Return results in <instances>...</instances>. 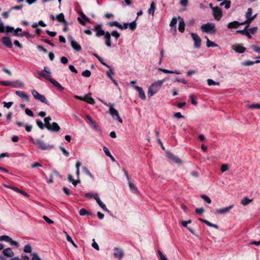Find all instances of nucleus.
<instances>
[{
    "label": "nucleus",
    "instance_id": "38",
    "mask_svg": "<svg viewBox=\"0 0 260 260\" xmlns=\"http://www.w3.org/2000/svg\"><path fill=\"white\" fill-rule=\"evenodd\" d=\"M177 18L176 17H174L172 18V20L171 21L170 24V26L171 27L174 26V32H176V25L177 24Z\"/></svg>",
    "mask_w": 260,
    "mask_h": 260
},
{
    "label": "nucleus",
    "instance_id": "32",
    "mask_svg": "<svg viewBox=\"0 0 260 260\" xmlns=\"http://www.w3.org/2000/svg\"><path fill=\"white\" fill-rule=\"evenodd\" d=\"M83 101H84L86 102H87V103L91 104V105L94 104L95 103L94 99L92 98H91L90 95H89L88 94L86 95V96H85L83 98Z\"/></svg>",
    "mask_w": 260,
    "mask_h": 260
},
{
    "label": "nucleus",
    "instance_id": "60",
    "mask_svg": "<svg viewBox=\"0 0 260 260\" xmlns=\"http://www.w3.org/2000/svg\"><path fill=\"white\" fill-rule=\"evenodd\" d=\"M89 124L91 125V126L95 129H98V125L97 123L93 120L91 122H90Z\"/></svg>",
    "mask_w": 260,
    "mask_h": 260
},
{
    "label": "nucleus",
    "instance_id": "64",
    "mask_svg": "<svg viewBox=\"0 0 260 260\" xmlns=\"http://www.w3.org/2000/svg\"><path fill=\"white\" fill-rule=\"evenodd\" d=\"M33 256L31 258V260H40V257L38 256L37 253H33Z\"/></svg>",
    "mask_w": 260,
    "mask_h": 260
},
{
    "label": "nucleus",
    "instance_id": "20",
    "mask_svg": "<svg viewBox=\"0 0 260 260\" xmlns=\"http://www.w3.org/2000/svg\"><path fill=\"white\" fill-rule=\"evenodd\" d=\"M71 45L72 47L76 51L79 52L82 49L80 45L72 38L71 39Z\"/></svg>",
    "mask_w": 260,
    "mask_h": 260
},
{
    "label": "nucleus",
    "instance_id": "18",
    "mask_svg": "<svg viewBox=\"0 0 260 260\" xmlns=\"http://www.w3.org/2000/svg\"><path fill=\"white\" fill-rule=\"evenodd\" d=\"M234 205H230L222 209H217L215 211V214H224L230 212V211L233 208Z\"/></svg>",
    "mask_w": 260,
    "mask_h": 260
},
{
    "label": "nucleus",
    "instance_id": "7",
    "mask_svg": "<svg viewBox=\"0 0 260 260\" xmlns=\"http://www.w3.org/2000/svg\"><path fill=\"white\" fill-rule=\"evenodd\" d=\"M0 241H4L6 242H8L10 243L11 245L15 246L16 247H18L19 246V244L17 242L13 240L11 237L7 235H3L0 236Z\"/></svg>",
    "mask_w": 260,
    "mask_h": 260
},
{
    "label": "nucleus",
    "instance_id": "57",
    "mask_svg": "<svg viewBox=\"0 0 260 260\" xmlns=\"http://www.w3.org/2000/svg\"><path fill=\"white\" fill-rule=\"evenodd\" d=\"M255 63L254 61H247L242 63V65L244 66H251Z\"/></svg>",
    "mask_w": 260,
    "mask_h": 260
},
{
    "label": "nucleus",
    "instance_id": "34",
    "mask_svg": "<svg viewBox=\"0 0 260 260\" xmlns=\"http://www.w3.org/2000/svg\"><path fill=\"white\" fill-rule=\"evenodd\" d=\"M68 180H69L70 182H72V184L75 186H76L77 185V184L78 183H80V181L79 179H77L76 180H75L73 178V177L71 175H68Z\"/></svg>",
    "mask_w": 260,
    "mask_h": 260
},
{
    "label": "nucleus",
    "instance_id": "56",
    "mask_svg": "<svg viewBox=\"0 0 260 260\" xmlns=\"http://www.w3.org/2000/svg\"><path fill=\"white\" fill-rule=\"evenodd\" d=\"M110 35L116 39H118L120 37V34L117 30L113 31Z\"/></svg>",
    "mask_w": 260,
    "mask_h": 260
},
{
    "label": "nucleus",
    "instance_id": "58",
    "mask_svg": "<svg viewBox=\"0 0 260 260\" xmlns=\"http://www.w3.org/2000/svg\"><path fill=\"white\" fill-rule=\"evenodd\" d=\"M229 169L228 166L226 164H223L221 167L220 170L222 172H224Z\"/></svg>",
    "mask_w": 260,
    "mask_h": 260
},
{
    "label": "nucleus",
    "instance_id": "50",
    "mask_svg": "<svg viewBox=\"0 0 260 260\" xmlns=\"http://www.w3.org/2000/svg\"><path fill=\"white\" fill-rule=\"evenodd\" d=\"M3 104L4 105V107L7 109H9L13 105V102H9L8 103H7L6 102H4Z\"/></svg>",
    "mask_w": 260,
    "mask_h": 260
},
{
    "label": "nucleus",
    "instance_id": "61",
    "mask_svg": "<svg viewBox=\"0 0 260 260\" xmlns=\"http://www.w3.org/2000/svg\"><path fill=\"white\" fill-rule=\"evenodd\" d=\"M43 219L49 224L53 223V221L49 219L47 216L44 215L43 217Z\"/></svg>",
    "mask_w": 260,
    "mask_h": 260
},
{
    "label": "nucleus",
    "instance_id": "21",
    "mask_svg": "<svg viewBox=\"0 0 260 260\" xmlns=\"http://www.w3.org/2000/svg\"><path fill=\"white\" fill-rule=\"evenodd\" d=\"M245 23V22H242L241 23H239V22L237 21H234L231 22H230L228 24V28L230 29L232 28H238L240 25H243Z\"/></svg>",
    "mask_w": 260,
    "mask_h": 260
},
{
    "label": "nucleus",
    "instance_id": "37",
    "mask_svg": "<svg viewBox=\"0 0 260 260\" xmlns=\"http://www.w3.org/2000/svg\"><path fill=\"white\" fill-rule=\"evenodd\" d=\"M109 25L110 26H115L120 29L121 27V24H120L118 22L116 21H111L109 23Z\"/></svg>",
    "mask_w": 260,
    "mask_h": 260
},
{
    "label": "nucleus",
    "instance_id": "53",
    "mask_svg": "<svg viewBox=\"0 0 260 260\" xmlns=\"http://www.w3.org/2000/svg\"><path fill=\"white\" fill-rule=\"evenodd\" d=\"M257 30V27H253L248 29V31L249 32V34H254L256 32Z\"/></svg>",
    "mask_w": 260,
    "mask_h": 260
},
{
    "label": "nucleus",
    "instance_id": "48",
    "mask_svg": "<svg viewBox=\"0 0 260 260\" xmlns=\"http://www.w3.org/2000/svg\"><path fill=\"white\" fill-rule=\"evenodd\" d=\"M51 120V118L50 116L45 117L44 118V122L45 124L46 127L47 128V125H51L50 123V121Z\"/></svg>",
    "mask_w": 260,
    "mask_h": 260
},
{
    "label": "nucleus",
    "instance_id": "62",
    "mask_svg": "<svg viewBox=\"0 0 260 260\" xmlns=\"http://www.w3.org/2000/svg\"><path fill=\"white\" fill-rule=\"evenodd\" d=\"M189 98L191 100V104L193 105H196L197 104L196 100L194 98V95L192 94L190 95Z\"/></svg>",
    "mask_w": 260,
    "mask_h": 260
},
{
    "label": "nucleus",
    "instance_id": "63",
    "mask_svg": "<svg viewBox=\"0 0 260 260\" xmlns=\"http://www.w3.org/2000/svg\"><path fill=\"white\" fill-rule=\"evenodd\" d=\"M103 150H104V152H105V154H106L107 156H110V155L111 154V153H110V151H109V150L108 149V148L107 147L104 146V147H103Z\"/></svg>",
    "mask_w": 260,
    "mask_h": 260
},
{
    "label": "nucleus",
    "instance_id": "51",
    "mask_svg": "<svg viewBox=\"0 0 260 260\" xmlns=\"http://www.w3.org/2000/svg\"><path fill=\"white\" fill-rule=\"evenodd\" d=\"M0 84L3 86H12V82L8 81H0Z\"/></svg>",
    "mask_w": 260,
    "mask_h": 260
},
{
    "label": "nucleus",
    "instance_id": "17",
    "mask_svg": "<svg viewBox=\"0 0 260 260\" xmlns=\"http://www.w3.org/2000/svg\"><path fill=\"white\" fill-rule=\"evenodd\" d=\"M249 26V24H246L245 28L243 30H238L236 31L237 34H240L243 35H245L247 37L248 39H251L252 38L251 35L249 34L248 30H247V28Z\"/></svg>",
    "mask_w": 260,
    "mask_h": 260
},
{
    "label": "nucleus",
    "instance_id": "40",
    "mask_svg": "<svg viewBox=\"0 0 260 260\" xmlns=\"http://www.w3.org/2000/svg\"><path fill=\"white\" fill-rule=\"evenodd\" d=\"M155 9V5L154 2H152L150 7L148 10V13L149 14H152V15L154 14V11Z\"/></svg>",
    "mask_w": 260,
    "mask_h": 260
},
{
    "label": "nucleus",
    "instance_id": "35",
    "mask_svg": "<svg viewBox=\"0 0 260 260\" xmlns=\"http://www.w3.org/2000/svg\"><path fill=\"white\" fill-rule=\"evenodd\" d=\"M129 187L131 189V190L134 193H138L139 191L137 189V188L135 186V185L132 183L131 181H129L128 182Z\"/></svg>",
    "mask_w": 260,
    "mask_h": 260
},
{
    "label": "nucleus",
    "instance_id": "52",
    "mask_svg": "<svg viewBox=\"0 0 260 260\" xmlns=\"http://www.w3.org/2000/svg\"><path fill=\"white\" fill-rule=\"evenodd\" d=\"M248 108L250 109H260V104H255L248 106Z\"/></svg>",
    "mask_w": 260,
    "mask_h": 260
},
{
    "label": "nucleus",
    "instance_id": "30",
    "mask_svg": "<svg viewBox=\"0 0 260 260\" xmlns=\"http://www.w3.org/2000/svg\"><path fill=\"white\" fill-rule=\"evenodd\" d=\"M54 86L58 88L59 90L62 91L64 90V88L56 80L53 78L50 79L49 81Z\"/></svg>",
    "mask_w": 260,
    "mask_h": 260
},
{
    "label": "nucleus",
    "instance_id": "49",
    "mask_svg": "<svg viewBox=\"0 0 260 260\" xmlns=\"http://www.w3.org/2000/svg\"><path fill=\"white\" fill-rule=\"evenodd\" d=\"M207 83H208V85H209V86L219 84V82H215L212 79H209L207 80Z\"/></svg>",
    "mask_w": 260,
    "mask_h": 260
},
{
    "label": "nucleus",
    "instance_id": "14",
    "mask_svg": "<svg viewBox=\"0 0 260 260\" xmlns=\"http://www.w3.org/2000/svg\"><path fill=\"white\" fill-rule=\"evenodd\" d=\"M79 14L81 18L78 17L77 20L81 25H85L87 22L89 21V19L82 12H80Z\"/></svg>",
    "mask_w": 260,
    "mask_h": 260
},
{
    "label": "nucleus",
    "instance_id": "4",
    "mask_svg": "<svg viewBox=\"0 0 260 260\" xmlns=\"http://www.w3.org/2000/svg\"><path fill=\"white\" fill-rule=\"evenodd\" d=\"M35 143V145L37 146L39 149L43 150H49L53 148V145H47L43 141L39 139L36 140Z\"/></svg>",
    "mask_w": 260,
    "mask_h": 260
},
{
    "label": "nucleus",
    "instance_id": "43",
    "mask_svg": "<svg viewBox=\"0 0 260 260\" xmlns=\"http://www.w3.org/2000/svg\"><path fill=\"white\" fill-rule=\"evenodd\" d=\"M136 20H135L133 21V22H132L131 23H128L129 28L132 30H135L136 28Z\"/></svg>",
    "mask_w": 260,
    "mask_h": 260
},
{
    "label": "nucleus",
    "instance_id": "46",
    "mask_svg": "<svg viewBox=\"0 0 260 260\" xmlns=\"http://www.w3.org/2000/svg\"><path fill=\"white\" fill-rule=\"evenodd\" d=\"M201 198L208 204H210L211 203V199L207 196L203 194L201 196Z\"/></svg>",
    "mask_w": 260,
    "mask_h": 260
},
{
    "label": "nucleus",
    "instance_id": "26",
    "mask_svg": "<svg viewBox=\"0 0 260 260\" xmlns=\"http://www.w3.org/2000/svg\"><path fill=\"white\" fill-rule=\"evenodd\" d=\"M3 253L5 256L8 257H12L14 256V253L10 248L4 249Z\"/></svg>",
    "mask_w": 260,
    "mask_h": 260
},
{
    "label": "nucleus",
    "instance_id": "12",
    "mask_svg": "<svg viewBox=\"0 0 260 260\" xmlns=\"http://www.w3.org/2000/svg\"><path fill=\"white\" fill-rule=\"evenodd\" d=\"M167 157L176 164H181V160L177 156L174 155L170 151H167Z\"/></svg>",
    "mask_w": 260,
    "mask_h": 260
},
{
    "label": "nucleus",
    "instance_id": "28",
    "mask_svg": "<svg viewBox=\"0 0 260 260\" xmlns=\"http://www.w3.org/2000/svg\"><path fill=\"white\" fill-rule=\"evenodd\" d=\"M56 20L59 22L63 23L64 25H67L68 22L65 20L64 14L62 13L57 15Z\"/></svg>",
    "mask_w": 260,
    "mask_h": 260
},
{
    "label": "nucleus",
    "instance_id": "11",
    "mask_svg": "<svg viewBox=\"0 0 260 260\" xmlns=\"http://www.w3.org/2000/svg\"><path fill=\"white\" fill-rule=\"evenodd\" d=\"M4 186L6 188H10L17 192L20 193L21 194H22L24 196H25L26 197H29V194L27 192H25L24 191H23L22 190L20 189L19 188H18L15 186H13L12 185L6 184H4Z\"/></svg>",
    "mask_w": 260,
    "mask_h": 260
},
{
    "label": "nucleus",
    "instance_id": "27",
    "mask_svg": "<svg viewBox=\"0 0 260 260\" xmlns=\"http://www.w3.org/2000/svg\"><path fill=\"white\" fill-rule=\"evenodd\" d=\"M24 85V84L22 81L20 80H16L12 82L11 86L15 88H23Z\"/></svg>",
    "mask_w": 260,
    "mask_h": 260
},
{
    "label": "nucleus",
    "instance_id": "9",
    "mask_svg": "<svg viewBox=\"0 0 260 260\" xmlns=\"http://www.w3.org/2000/svg\"><path fill=\"white\" fill-rule=\"evenodd\" d=\"M214 18L217 20L221 19L222 16V13L220 8L218 7L212 8Z\"/></svg>",
    "mask_w": 260,
    "mask_h": 260
},
{
    "label": "nucleus",
    "instance_id": "6",
    "mask_svg": "<svg viewBox=\"0 0 260 260\" xmlns=\"http://www.w3.org/2000/svg\"><path fill=\"white\" fill-rule=\"evenodd\" d=\"M31 94L33 95L34 98L36 100L40 101V102H41L42 103H45V104H47L48 105H49L45 96L44 95H42L40 93H39L36 90H32Z\"/></svg>",
    "mask_w": 260,
    "mask_h": 260
},
{
    "label": "nucleus",
    "instance_id": "54",
    "mask_svg": "<svg viewBox=\"0 0 260 260\" xmlns=\"http://www.w3.org/2000/svg\"><path fill=\"white\" fill-rule=\"evenodd\" d=\"M205 224H207L208 226H210V227H213V228H214L215 229H218V225L217 224H213V223L210 222L208 220H206V221L205 222Z\"/></svg>",
    "mask_w": 260,
    "mask_h": 260
},
{
    "label": "nucleus",
    "instance_id": "39",
    "mask_svg": "<svg viewBox=\"0 0 260 260\" xmlns=\"http://www.w3.org/2000/svg\"><path fill=\"white\" fill-rule=\"evenodd\" d=\"M63 233L66 234V237H67V240L71 243L72 244V245L76 248L77 247V245L74 242V241H73V240L72 239L71 237L68 235V234L67 233V232H66V231H63Z\"/></svg>",
    "mask_w": 260,
    "mask_h": 260
},
{
    "label": "nucleus",
    "instance_id": "2",
    "mask_svg": "<svg viewBox=\"0 0 260 260\" xmlns=\"http://www.w3.org/2000/svg\"><path fill=\"white\" fill-rule=\"evenodd\" d=\"M201 29L203 32L208 33L211 35L215 34L216 32L215 24L214 23H207L203 24Z\"/></svg>",
    "mask_w": 260,
    "mask_h": 260
},
{
    "label": "nucleus",
    "instance_id": "16",
    "mask_svg": "<svg viewBox=\"0 0 260 260\" xmlns=\"http://www.w3.org/2000/svg\"><path fill=\"white\" fill-rule=\"evenodd\" d=\"M1 42L7 48H11L13 46L11 39L8 37H3L1 39Z\"/></svg>",
    "mask_w": 260,
    "mask_h": 260
},
{
    "label": "nucleus",
    "instance_id": "3",
    "mask_svg": "<svg viewBox=\"0 0 260 260\" xmlns=\"http://www.w3.org/2000/svg\"><path fill=\"white\" fill-rule=\"evenodd\" d=\"M105 105L108 107H110L109 108V113L114 118L115 116H116V119L118 120V121L122 123V120L120 118V117L119 115L118 112L117 110H116L115 108H113L114 104H108L107 103L104 102V101L100 100Z\"/></svg>",
    "mask_w": 260,
    "mask_h": 260
},
{
    "label": "nucleus",
    "instance_id": "10",
    "mask_svg": "<svg viewBox=\"0 0 260 260\" xmlns=\"http://www.w3.org/2000/svg\"><path fill=\"white\" fill-rule=\"evenodd\" d=\"M190 35L194 41V46L196 48H199L201 47V39L196 34L191 33Z\"/></svg>",
    "mask_w": 260,
    "mask_h": 260
},
{
    "label": "nucleus",
    "instance_id": "19",
    "mask_svg": "<svg viewBox=\"0 0 260 260\" xmlns=\"http://www.w3.org/2000/svg\"><path fill=\"white\" fill-rule=\"evenodd\" d=\"M114 256L116 258H118L119 260L123 256L124 253L122 249L118 248H115L114 249Z\"/></svg>",
    "mask_w": 260,
    "mask_h": 260
},
{
    "label": "nucleus",
    "instance_id": "44",
    "mask_svg": "<svg viewBox=\"0 0 260 260\" xmlns=\"http://www.w3.org/2000/svg\"><path fill=\"white\" fill-rule=\"evenodd\" d=\"M83 171L88 175L91 178L93 179V176L91 174L90 171L87 169V168L86 167H83L82 168Z\"/></svg>",
    "mask_w": 260,
    "mask_h": 260
},
{
    "label": "nucleus",
    "instance_id": "24",
    "mask_svg": "<svg viewBox=\"0 0 260 260\" xmlns=\"http://www.w3.org/2000/svg\"><path fill=\"white\" fill-rule=\"evenodd\" d=\"M15 93L20 98L24 99L26 101H28L29 100L28 95L25 93L23 91L17 90L15 91Z\"/></svg>",
    "mask_w": 260,
    "mask_h": 260
},
{
    "label": "nucleus",
    "instance_id": "29",
    "mask_svg": "<svg viewBox=\"0 0 260 260\" xmlns=\"http://www.w3.org/2000/svg\"><path fill=\"white\" fill-rule=\"evenodd\" d=\"M178 29L181 32H183L185 29V23L182 18L179 17Z\"/></svg>",
    "mask_w": 260,
    "mask_h": 260
},
{
    "label": "nucleus",
    "instance_id": "15",
    "mask_svg": "<svg viewBox=\"0 0 260 260\" xmlns=\"http://www.w3.org/2000/svg\"><path fill=\"white\" fill-rule=\"evenodd\" d=\"M94 30L96 32L95 36L97 37H100L101 36H105L106 34V32L102 28L101 24H98V25H95L94 27Z\"/></svg>",
    "mask_w": 260,
    "mask_h": 260
},
{
    "label": "nucleus",
    "instance_id": "41",
    "mask_svg": "<svg viewBox=\"0 0 260 260\" xmlns=\"http://www.w3.org/2000/svg\"><path fill=\"white\" fill-rule=\"evenodd\" d=\"M85 196L86 197L90 198V199L93 198L95 200H96V197H99V195L97 193L93 194V193H90V192L85 193Z\"/></svg>",
    "mask_w": 260,
    "mask_h": 260
},
{
    "label": "nucleus",
    "instance_id": "59",
    "mask_svg": "<svg viewBox=\"0 0 260 260\" xmlns=\"http://www.w3.org/2000/svg\"><path fill=\"white\" fill-rule=\"evenodd\" d=\"M191 222V220H188L187 221H184V220H183L181 221V224L184 226V227H185V228H188L187 227V224L188 223H190Z\"/></svg>",
    "mask_w": 260,
    "mask_h": 260
},
{
    "label": "nucleus",
    "instance_id": "45",
    "mask_svg": "<svg viewBox=\"0 0 260 260\" xmlns=\"http://www.w3.org/2000/svg\"><path fill=\"white\" fill-rule=\"evenodd\" d=\"M32 248L30 245H26L24 246L23 251L26 253H30L31 252Z\"/></svg>",
    "mask_w": 260,
    "mask_h": 260
},
{
    "label": "nucleus",
    "instance_id": "42",
    "mask_svg": "<svg viewBox=\"0 0 260 260\" xmlns=\"http://www.w3.org/2000/svg\"><path fill=\"white\" fill-rule=\"evenodd\" d=\"M20 36L21 37H25L27 38H34V36L28 33L27 31H24L20 33Z\"/></svg>",
    "mask_w": 260,
    "mask_h": 260
},
{
    "label": "nucleus",
    "instance_id": "5",
    "mask_svg": "<svg viewBox=\"0 0 260 260\" xmlns=\"http://www.w3.org/2000/svg\"><path fill=\"white\" fill-rule=\"evenodd\" d=\"M38 75H39V77H38L39 78H44L45 79L48 80V81H50V79H51V78H50L51 75V73L50 71L49 70V69L46 67H45L44 68L43 70L39 72L38 73Z\"/></svg>",
    "mask_w": 260,
    "mask_h": 260
},
{
    "label": "nucleus",
    "instance_id": "31",
    "mask_svg": "<svg viewBox=\"0 0 260 260\" xmlns=\"http://www.w3.org/2000/svg\"><path fill=\"white\" fill-rule=\"evenodd\" d=\"M96 201L98 205L105 211L109 212V210L106 206L101 201L99 197H96Z\"/></svg>",
    "mask_w": 260,
    "mask_h": 260
},
{
    "label": "nucleus",
    "instance_id": "13",
    "mask_svg": "<svg viewBox=\"0 0 260 260\" xmlns=\"http://www.w3.org/2000/svg\"><path fill=\"white\" fill-rule=\"evenodd\" d=\"M232 49L239 53H244L246 50V48L239 44H236L232 45Z\"/></svg>",
    "mask_w": 260,
    "mask_h": 260
},
{
    "label": "nucleus",
    "instance_id": "23",
    "mask_svg": "<svg viewBox=\"0 0 260 260\" xmlns=\"http://www.w3.org/2000/svg\"><path fill=\"white\" fill-rule=\"evenodd\" d=\"M134 87L138 91L140 98L143 100H145L146 99V95L142 88L138 86H135Z\"/></svg>",
    "mask_w": 260,
    "mask_h": 260
},
{
    "label": "nucleus",
    "instance_id": "47",
    "mask_svg": "<svg viewBox=\"0 0 260 260\" xmlns=\"http://www.w3.org/2000/svg\"><path fill=\"white\" fill-rule=\"evenodd\" d=\"M82 75L85 77H89L91 75V72L89 70H86L82 73Z\"/></svg>",
    "mask_w": 260,
    "mask_h": 260
},
{
    "label": "nucleus",
    "instance_id": "1",
    "mask_svg": "<svg viewBox=\"0 0 260 260\" xmlns=\"http://www.w3.org/2000/svg\"><path fill=\"white\" fill-rule=\"evenodd\" d=\"M165 80H157L152 83L148 88L147 94L149 97H151L155 93H157L160 89Z\"/></svg>",
    "mask_w": 260,
    "mask_h": 260
},
{
    "label": "nucleus",
    "instance_id": "25",
    "mask_svg": "<svg viewBox=\"0 0 260 260\" xmlns=\"http://www.w3.org/2000/svg\"><path fill=\"white\" fill-rule=\"evenodd\" d=\"M104 39L106 46L108 47H110L111 46V35L108 31L106 32L104 36Z\"/></svg>",
    "mask_w": 260,
    "mask_h": 260
},
{
    "label": "nucleus",
    "instance_id": "22",
    "mask_svg": "<svg viewBox=\"0 0 260 260\" xmlns=\"http://www.w3.org/2000/svg\"><path fill=\"white\" fill-rule=\"evenodd\" d=\"M47 129L49 131L57 132H58L60 128L56 122H53L51 125H47Z\"/></svg>",
    "mask_w": 260,
    "mask_h": 260
},
{
    "label": "nucleus",
    "instance_id": "36",
    "mask_svg": "<svg viewBox=\"0 0 260 260\" xmlns=\"http://www.w3.org/2000/svg\"><path fill=\"white\" fill-rule=\"evenodd\" d=\"M252 202L251 199H248L247 197H244L241 202V204L243 206H246Z\"/></svg>",
    "mask_w": 260,
    "mask_h": 260
},
{
    "label": "nucleus",
    "instance_id": "8",
    "mask_svg": "<svg viewBox=\"0 0 260 260\" xmlns=\"http://www.w3.org/2000/svg\"><path fill=\"white\" fill-rule=\"evenodd\" d=\"M252 10L251 8H249L247 10V12L245 15V17L246 18V20L244 21L245 22V24H249L252 22V20L256 17V15H254L252 16Z\"/></svg>",
    "mask_w": 260,
    "mask_h": 260
},
{
    "label": "nucleus",
    "instance_id": "55",
    "mask_svg": "<svg viewBox=\"0 0 260 260\" xmlns=\"http://www.w3.org/2000/svg\"><path fill=\"white\" fill-rule=\"evenodd\" d=\"M36 123L40 129H43L44 128V125L41 121L37 120L36 121Z\"/></svg>",
    "mask_w": 260,
    "mask_h": 260
},
{
    "label": "nucleus",
    "instance_id": "33",
    "mask_svg": "<svg viewBox=\"0 0 260 260\" xmlns=\"http://www.w3.org/2000/svg\"><path fill=\"white\" fill-rule=\"evenodd\" d=\"M205 39L207 40L206 45L208 47H217L218 46V45L215 44V43L211 41L208 38L207 36H205Z\"/></svg>",
    "mask_w": 260,
    "mask_h": 260
}]
</instances>
